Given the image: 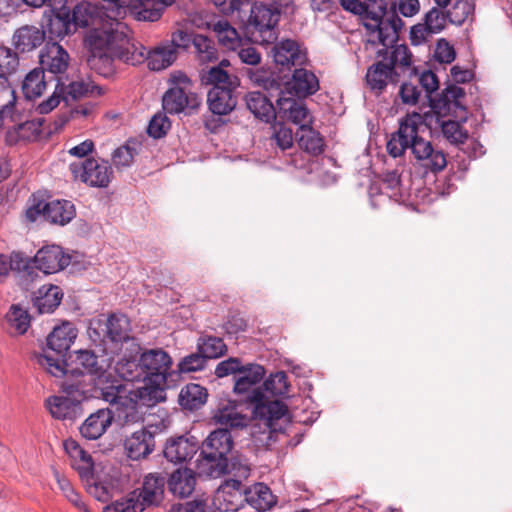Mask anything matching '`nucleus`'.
Returning <instances> with one entry per match:
<instances>
[{
    "label": "nucleus",
    "mask_w": 512,
    "mask_h": 512,
    "mask_svg": "<svg viewBox=\"0 0 512 512\" xmlns=\"http://www.w3.org/2000/svg\"><path fill=\"white\" fill-rule=\"evenodd\" d=\"M362 21L368 34V42L390 46L398 40L404 22L395 10H387L386 0H364Z\"/></svg>",
    "instance_id": "nucleus-5"
},
{
    "label": "nucleus",
    "mask_w": 512,
    "mask_h": 512,
    "mask_svg": "<svg viewBox=\"0 0 512 512\" xmlns=\"http://www.w3.org/2000/svg\"><path fill=\"white\" fill-rule=\"evenodd\" d=\"M81 480L84 483L87 492L97 500L105 501L108 498V487L103 482L96 479L94 472L91 473V478Z\"/></svg>",
    "instance_id": "nucleus-60"
},
{
    "label": "nucleus",
    "mask_w": 512,
    "mask_h": 512,
    "mask_svg": "<svg viewBox=\"0 0 512 512\" xmlns=\"http://www.w3.org/2000/svg\"><path fill=\"white\" fill-rule=\"evenodd\" d=\"M382 193L389 197L400 196V176L397 171H390L384 174L382 182Z\"/></svg>",
    "instance_id": "nucleus-62"
},
{
    "label": "nucleus",
    "mask_w": 512,
    "mask_h": 512,
    "mask_svg": "<svg viewBox=\"0 0 512 512\" xmlns=\"http://www.w3.org/2000/svg\"><path fill=\"white\" fill-rule=\"evenodd\" d=\"M466 121V116L461 117L460 121L440 120L436 124L441 127L444 138L451 144H463L468 139V132L463 128L462 122Z\"/></svg>",
    "instance_id": "nucleus-47"
},
{
    "label": "nucleus",
    "mask_w": 512,
    "mask_h": 512,
    "mask_svg": "<svg viewBox=\"0 0 512 512\" xmlns=\"http://www.w3.org/2000/svg\"><path fill=\"white\" fill-rule=\"evenodd\" d=\"M207 390L195 383L187 384L179 393V403L184 409L195 410L207 401Z\"/></svg>",
    "instance_id": "nucleus-42"
},
{
    "label": "nucleus",
    "mask_w": 512,
    "mask_h": 512,
    "mask_svg": "<svg viewBox=\"0 0 512 512\" xmlns=\"http://www.w3.org/2000/svg\"><path fill=\"white\" fill-rule=\"evenodd\" d=\"M273 59L277 65L290 68L307 62V52L297 41L284 39L277 42L272 49Z\"/></svg>",
    "instance_id": "nucleus-20"
},
{
    "label": "nucleus",
    "mask_w": 512,
    "mask_h": 512,
    "mask_svg": "<svg viewBox=\"0 0 512 512\" xmlns=\"http://www.w3.org/2000/svg\"><path fill=\"white\" fill-rule=\"evenodd\" d=\"M199 449V441L192 435L170 439L165 446V458L175 464L191 460Z\"/></svg>",
    "instance_id": "nucleus-23"
},
{
    "label": "nucleus",
    "mask_w": 512,
    "mask_h": 512,
    "mask_svg": "<svg viewBox=\"0 0 512 512\" xmlns=\"http://www.w3.org/2000/svg\"><path fill=\"white\" fill-rule=\"evenodd\" d=\"M447 20L448 17L446 16V12L441 11L439 8L433 7L425 14L423 22L434 35L441 32L445 28Z\"/></svg>",
    "instance_id": "nucleus-56"
},
{
    "label": "nucleus",
    "mask_w": 512,
    "mask_h": 512,
    "mask_svg": "<svg viewBox=\"0 0 512 512\" xmlns=\"http://www.w3.org/2000/svg\"><path fill=\"white\" fill-rule=\"evenodd\" d=\"M124 446L130 459L139 460L145 458L154 450V436L147 429H141L127 437Z\"/></svg>",
    "instance_id": "nucleus-29"
},
{
    "label": "nucleus",
    "mask_w": 512,
    "mask_h": 512,
    "mask_svg": "<svg viewBox=\"0 0 512 512\" xmlns=\"http://www.w3.org/2000/svg\"><path fill=\"white\" fill-rule=\"evenodd\" d=\"M245 499L258 511H266L275 504V497L270 488L263 483H256L248 491L245 490Z\"/></svg>",
    "instance_id": "nucleus-43"
},
{
    "label": "nucleus",
    "mask_w": 512,
    "mask_h": 512,
    "mask_svg": "<svg viewBox=\"0 0 512 512\" xmlns=\"http://www.w3.org/2000/svg\"><path fill=\"white\" fill-rule=\"evenodd\" d=\"M10 271L19 274L26 281H33L37 276L29 260L17 252H13L10 256L0 254V283Z\"/></svg>",
    "instance_id": "nucleus-27"
},
{
    "label": "nucleus",
    "mask_w": 512,
    "mask_h": 512,
    "mask_svg": "<svg viewBox=\"0 0 512 512\" xmlns=\"http://www.w3.org/2000/svg\"><path fill=\"white\" fill-rule=\"evenodd\" d=\"M69 170L74 179L90 187L106 188L113 177V170L106 160L88 157L83 161L72 162Z\"/></svg>",
    "instance_id": "nucleus-11"
},
{
    "label": "nucleus",
    "mask_w": 512,
    "mask_h": 512,
    "mask_svg": "<svg viewBox=\"0 0 512 512\" xmlns=\"http://www.w3.org/2000/svg\"><path fill=\"white\" fill-rule=\"evenodd\" d=\"M68 52L57 42H48L39 55L40 69L55 76L66 72L69 66Z\"/></svg>",
    "instance_id": "nucleus-19"
},
{
    "label": "nucleus",
    "mask_w": 512,
    "mask_h": 512,
    "mask_svg": "<svg viewBox=\"0 0 512 512\" xmlns=\"http://www.w3.org/2000/svg\"><path fill=\"white\" fill-rule=\"evenodd\" d=\"M165 478L159 474L151 473L144 478L140 495L141 504L144 506L158 505L164 495Z\"/></svg>",
    "instance_id": "nucleus-34"
},
{
    "label": "nucleus",
    "mask_w": 512,
    "mask_h": 512,
    "mask_svg": "<svg viewBox=\"0 0 512 512\" xmlns=\"http://www.w3.org/2000/svg\"><path fill=\"white\" fill-rule=\"evenodd\" d=\"M192 44L195 48L197 59L202 64L217 60V49L214 42L206 36L194 35Z\"/></svg>",
    "instance_id": "nucleus-50"
},
{
    "label": "nucleus",
    "mask_w": 512,
    "mask_h": 512,
    "mask_svg": "<svg viewBox=\"0 0 512 512\" xmlns=\"http://www.w3.org/2000/svg\"><path fill=\"white\" fill-rule=\"evenodd\" d=\"M399 96L403 104L416 105L421 96V90L410 82H403L400 86Z\"/></svg>",
    "instance_id": "nucleus-63"
},
{
    "label": "nucleus",
    "mask_w": 512,
    "mask_h": 512,
    "mask_svg": "<svg viewBox=\"0 0 512 512\" xmlns=\"http://www.w3.org/2000/svg\"><path fill=\"white\" fill-rule=\"evenodd\" d=\"M39 314L52 313L63 299L62 290H35L31 296Z\"/></svg>",
    "instance_id": "nucleus-44"
},
{
    "label": "nucleus",
    "mask_w": 512,
    "mask_h": 512,
    "mask_svg": "<svg viewBox=\"0 0 512 512\" xmlns=\"http://www.w3.org/2000/svg\"><path fill=\"white\" fill-rule=\"evenodd\" d=\"M296 137L299 146L306 152L313 155L322 153L324 142L319 132L315 131L311 125H303L302 129H298Z\"/></svg>",
    "instance_id": "nucleus-45"
},
{
    "label": "nucleus",
    "mask_w": 512,
    "mask_h": 512,
    "mask_svg": "<svg viewBox=\"0 0 512 512\" xmlns=\"http://www.w3.org/2000/svg\"><path fill=\"white\" fill-rule=\"evenodd\" d=\"M99 7L89 1H81L69 7V18L75 31L94 25L100 17Z\"/></svg>",
    "instance_id": "nucleus-31"
},
{
    "label": "nucleus",
    "mask_w": 512,
    "mask_h": 512,
    "mask_svg": "<svg viewBox=\"0 0 512 512\" xmlns=\"http://www.w3.org/2000/svg\"><path fill=\"white\" fill-rule=\"evenodd\" d=\"M138 51H145V48L140 45L136 46ZM144 59L147 60V66L152 71H161L171 66L177 59V51H173L165 42L159 46L148 51L147 55L143 53Z\"/></svg>",
    "instance_id": "nucleus-33"
},
{
    "label": "nucleus",
    "mask_w": 512,
    "mask_h": 512,
    "mask_svg": "<svg viewBox=\"0 0 512 512\" xmlns=\"http://www.w3.org/2000/svg\"><path fill=\"white\" fill-rule=\"evenodd\" d=\"M63 446L71 460V466L78 472L80 478H91V473L94 472L92 456L74 439L65 440Z\"/></svg>",
    "instance_id": "nucleus-26"
},
{
    "label": "nucleus",
    "mask_w": 512,
    "mask_h": 512,
    "mask_svg": "<svg viewBox=\"0 0 512 512\" xmlns=\"http://www.w3.org/2000/svg\"><path fill=\"white\" fill-rule=\"evenodd\" d=\"M116 372L126 381H139L143 380L142 371L139 368V361L136 363L134 360L122 358L116 363Z\"/></svg>",
    "instance_id": "nucleus-55"
},
{
    "label": "nucleus",
    "mask_w": 512,
    "mask_h": 512,
    "mask_svg": "<svg viewBox=\"0 0 512 512\" xmlns=\"http://www.w3.org/2000/svg\"><path fill=\"white\" fill-rule=\"evenodd\" d=\"M242 405L229 398L220 399L213 411L212 419L220 429L244 428L249 423V417L242 411Z\"/></svg>",
    "instance_id": "nucleus-16"
},
{
    "label": "nucleus",
    "mask_w": 512,
    "mask_h": 512,
    "mask_svg": "<svg viewBox=\"0 0 512 512\" xmlns=\"http://www.w3.org/2000/svg\"><path fill=\"white\" fill-rule=\"evenodd\" d=\"M171 127L169 118L162 113L154 115L148 125L147 133L149 136L158 139L166 135Z\"/></svg>",
    "instance_id": "nucleus-57"
},
{
    "label": "nucleus",
    "mask_w": 512,
    "mask_h": 512,
    "mask_svg": "<svg viewBox=\"0 0 512 512\" xmlns=\"http://www.w3.org/2000/svg\"><path fill=\"white\" fill-rule=\"evenodd\" d=\"M207 27L211 29L221 46L228 50H237L242 39L238 31L229 23L228 20L220 18L207 23Z\"/></svg>",
    "instance_id": "nucleus-35"
},
{
    "label": "nucleus",
    "mask_w": 512,
    "mask_h": 512,
    "mask_svg": "<svg viewBox=\"0 0 512 512\" xmlns=\"http://www.w3.org/2000/svg\"><path fill=\"white\" fill-rule=\"evenodd\" d=\"M86 46L91 51L90 65L99 74L108 76L113 73V59H119L131 65L143 62L142 51L131 42L129 29L123 22H113L109 27L95 28L85 38Z\"/></svg>",
    "instance_id": "nucleus-2"
},
{
    "label": "nucleus",
    "mask_w": 512,
    "mask_h": 512,
    "mask_svg": "<svg viewBox=\"0 0 512 512\" xmlns=\"http://www.w3.org/2000/svg\"><path fill=\"white\" fill-rule=\"evenodd\" d=\"M43 123L44 119L39 117L13 125L6 131V144L24 145L38 140L42 134Z\"/></svg>",
    "instance_id": "nucleus-24"
},
{
    "label": "nucleus",
    "mask_w": 512,
    "mask_h": 512,
    "mask_svg": "<svg viewBox=\"0 0 512 512\" xmlns=\"http://www.w3.org/2000/svg\"><path fill=\"white\" fill-rule=\"evenodd\" d=\"M53 475L57 481L59 489L69 502L83 512H91L87 505L82 501L81 496L73 488L70 481L60 474L57 470H53Z\"/></svg>",
    "instance_id": "nucleus-51"
},
{
    "label": "nucleus",
    "mask_w": 512,
    "mask_h": 512,
    "mask_svg": "<svg viewBox=\"0 0 512 512\" xmlns=\"http://www.w3.org/2000/svg\"><path fill=\"white\" fill-rule=\"evenodd\" d=\"M36 362L47 373L53 377H63L67 374L71 376H81L86 374H96L98 372L97 356L89 350L75 351L70 356V363H66L59 357H53L46 351L34 355Z\"/></svg>",
    "instance_id": "nucleus-9"
},
{
    "label": "nucleus",
    "mask_w": 512,
    "mask_h": 512,
    "mask_svg": "<svg viewBox=\"0 0 512 512\" xmlns=\"http://www.w3.org/2000/svg\"><path fill=\"white\" fill-rule=\"evenodd\" d=\"M281 5L278 2L264 4L255 2L250 10L246 33L258 43L270 44L277 39V25L280 20Z\"/></svg>",
    "instance_id": "nucleus-10"
},
{
    "label": "nucleus",
    "mask_w": 512,
    "mask_h": 512,
    "mask_svg": "<svg viewBox=\"0 0 512 512\" xmlns=\"http://www.w3.org/2000/svg\"><path fill=\"white\" fill-rule=\"evenodd\" d=\"M442 7L447 8L446 16L455 25H462L474 10L469 0H449L447 5Z\"/></svg>",
    "instance_id": "nucleus-48"
},
{
    "label": "nucleus",
    "mask_w": 512,
    "mask_h": 512,
    "mask_svg": "<svg viewBox=\"0 0 512 512\" xmlns=\"http://www.w3.org/2000/svg\"><path fill=\"white\" fill-rule=\"evenodd\" d=\"M233 439L227 429L212 431L203 442L201 454L211 462L218 461L228 467L226 455L232 450Z\"/></svg>",
    "instance_id": "nucleus-17"
},
{
    "label": "nucleus",
    "mask_w": 512,
    "mask_h": 512,
    "mask_svg": "<svg viewBox=\"0 0 512 512\" xmlns=\"http://www.w3.org/2000/svg\"><path fill=\"white\" fill-rule=\"evenodd\" d=\"M246 105L255 117L264 122H270L276 117V108L261 92H249L246 96Z\"/></svg>",
    "instance_id": "nucleus-40"
},
{
    "label": "nucleus",
    "mask_w": 512,
    "mask_h": 512,
    "mask_svg": "<svg viewBox=\"0 0 512 512\" xmlns=\"http://www.w3.org/2000/svg\"><path fill=\"white\" fill-rule=\"evenodd\" d=\"M236 51L239 60L245 65L256 67L262 61V55L260 51L253 46L242 45L241 43Z\"/></svg>",
    "instance_id": "nucleus-58"
},
{
    "label": "nucleus",
    "mask_w": 512,
    "mask_h": 512,
    "mask_svg": "<svg viewBox=\"0 0 512 512\" xmlns=\"http://www.w3.org/2000/svg\"><path fill=\"white\" fill-rule=\"evenodd\" d=\"M289 84L290 89L298 97L313 95L319 89V80L316 75L304 68L294 70Z\"/></svg>",
    "instance_id": "nucleus-36"
},
{
    "label": "nucleus",
    "mask_w": 512,
    "mask_h": 512,
    "mask_svg": "<svg viewBox=\"0 0 512 512\" xmlns=\"http://www.w3.org/2000/svg\"><path fill=\"white\" fill-rule=\"evenodd\" d=\"M77 337V329L72 323L65 321L61 325L54 327L46 339V349L43 350L50 354L55 353L54 357L63 358Z\"/></svg>",
    "instance_id": "nucleus-22"
},
{
    "label": "nucleus",
    "mask_w": 512,
    "mask_h": 512,
    "mask_svg": "<svg viewBox=\"0 0 512 512\" xmlns=\"http://www.w3.org/2000/svg\"><path fill=\"white\" fill-rule=\"evenodd\" d=\"M244 494L240 480L228 479L217 489L213 504L220 512H236L246 500Z\"/></svg>",
    "instance_id": "nucleus-18"
},
{
    "label": "nucleus",
    "mask_w": 512,
    "mask_h": 512,
    "mask_svg": "<svg viewBox=\"0 0 512 512\" xmlns=\"http://www.w3.org/2000/svg\"><path fill=\"white\" fill-rule=\"evenodd\" d=\"M130 331V321L125 315L113 313L107 318L106 335L111 342L115 344L127 343L132 340Z\"/></svg>",
    "instance_id": "nucleus-38"
},
{
    "label": "nucleus",
    "mask_w": 512,
    "mask_h": 512,
    "mask_svg": "<svg viewBox=\"0 0 512 512\" xmlns=\"http://www.w3.org/2000/svg\"><path fill=\"white\" fill-rule=\"evenodd\" d=\"M143 510L144 506L141 504L137 490L113 501L104 508V512H142Z\"/></svg>",
    "instance_id": "nucleus-49"
},
{
    "label": "nucleus",
    "mask_w": 512,
    "mask_h": 512,
    "mask_svg": "<svg viewBox=\"0 0 512 512\" xmlns=\"http://www.w3.org/2000/svg\"><path fill=\"white\" fill-rule=\"evenodd\" d=\"M171 82L173 86L165 92L162 99L163 108L167 113L179 114L186 108H198L200 101L196 94L186 91L190 79L184 73L173 74Z\"/></svg>",
    "instance_id": "nucleus-12"
},
{
    "label": "nucleus",
    "mask_w": 512,
    "mask_h": 512,
    "mask_svg": "<svg viewBox=\"0 0 512 512\" xmlns=\"http://www.w3.org/2000/svg\"><path fill=\"white\" fill-rule=\"evenodd\" d=\"M60 4V7L57 4L50 6V13L45 14L42 20V29L51 39H63L76 32L69 18L68 1L62 0Z\"/></svg>",
    "instance_id": "nucleus-15"
},
{
    "label": "nucleus",
    "mask_w": 512,
    "mask_h": 512,
    "mask_svg": "<svg viewBox=\"0 0 512 512\" xmlns=\"http://www.w3.org/2000/svg\"><path fill=\"white\" fill-rule=\"evenodd\" d=\"M378 56L384 61H378L367 69L365 76L368 87L382 93L386 86L397 84L405 76L416 75V68L412 66V54L404 44H391L383 46Z\"/></svg>",
    "instance_id": "nucleus-4"
},
{
    "label": "nucleus",
    "mask_w": 512,
    "mask_h": 512,
    "mask_svg": "<svg viewBox=\"0 0 512 512\" xmlns=\"http://www.w3.org/2000/svg\"><path fill=\"white\" fill-rule=\"evenodd\" d=\"M45 31L35 26H22L13 34V45L20 52H30L43 44Z\"/></svg>",
    "instance_id": "nucleus-30"
},
{
    "label": "nucleus",
    "mask_w": 512,
    "mask_h": 512,
    "mask_svg": "<svg viewBox=\"0 0 512 512\" xmlns=\"http://www.w3.org/2000/svg\"><path fill=\"white\" fill-rule=\"evenodd\" d=\"M265 374L266 370L260 364L243 365L235 377L233 392L238 395H247L246 402L253 405V417L262 420L266 428L271 431L282 430V427H277L275 422L287 416V406L279 400H269L258 386Z\"/></svg>",
    "instance_id": "nucleus-3"
},
{
    "label": "nucleus",
    "mask_w": 512,
    "mask_h": 512,
    "mask_svg": "<svg viewBox=\"0 0 512 512\" xmlns=\"http://www.w3.org/2000/svg\"><path fill=\"white\" fill-rule=\"evenodd\" d=\"M101 394L106 402L116 406V413L124 424L143 422L147 408L154 406L143 399L140 387L128 390L124 385H110L103 388Z\"/></svg>",
    "instance_id": "nucleus-7"
},
{
    "label": "nucleus",
    "mask_w": 512,
    "mask_h": 512,
    "mask_svg": "<svg viewBox=\"0 0 512 512\" xmlns=\"http://www.w3.org/2000/svg\"><path fill=\"white\" fill-rule=\"evenodd\" d=\"M48 81L45 79L43 69L39 67L29 71L22 80L21 90L28 100H35L42 96L47 88Z\"/></svg>",
    "instance_id": "nucleus-41"
},
{
    "label": "nucleus",
    "mask_w": 512,
    "mask_h": 512,
    "mask_svg": "<svg viewBox=\"0 0 512 512\" xmlns=\"http://www.w3.org/2000/svg\"><path fill=\"white\" fill-rule=\"evenodd\" d=\"M273 129V140L276 145L282 150L291 148L294 143V136L291 128L278 124L275 125Z\"/></svg>",
    "instance_id": "nucleus-61"
},
{
    "label": "nucleus",
    "mask_w": 512,
    "mask_h": 512,
    "mask_svg": "<svg viewBox=\"0 0 512 512\" xmlns=\"http://www.w3.org/2000/svg\"><path fill=\"white\" fill-rule=\"evenodd\" d=\"M196 484L195 473L190 469H177L168 481V487L172 494L185 498L191 495Z\"/></svg>",
    "instance_id": "nucleus-39"
},
{
    "label": "nucleus",
    "mask_w": 512,
    "mask_h": 512,
    "mask_svg": "<svg viewBox=\"0 0 512 512\" xmlns=\"http://www.w3.org/2000/svg\"><path fill=\"white\" fill-rule=\"evenodd\" d=\"M172 366V358L161 348L148 349L139 357V368L143 375V385L139 386L144 393L143 399L154 406L165 400L167 376Z\"/></svg>",
    "instance_id": "nucleus-6"
},
{
    "label": "nucleus",
    "mask_w": 512,
    "mask_h": 512,
    "mask_svg": "<svg viewBox=\"0 0 512 512\" xmlns=\"http://www.w3.org/2000/svg\"><path fill=\"white\" fill-rule=\"evenodd\" d=\"M70 261V255L65 254L58 245L44 246L34 257L36 268L44 274L57 273L66 268Z\"/></svg>",
    "instance_id": "nucleus-21"
},
{
    "label": "nucleus",
    "mask_w": 512,
    "mask_h": 512,
    "mask_svg": "<svg viewBox=\"0 0 512 512\" xmlns=\"http://www.w3.org/2000/svg\"><path fill=\"white\" fill-rule=\"evenodd\" d=\"M276 105L279 117L298 125V129H302L303 125H312L311 113L303 103L281 95Z\"/></svg>",
    "instance_id": "nucleus-25"
},
{
    "label": "nucleus",
    "mask_w": 512,
    "mask_h": 512,
    "mask_svg": "<svg viewBox=\"0 0 512 512\" xmlns=\"http://www.w3.org/2000/svg\"><path fill=\"white\" fill-rule=\"evenodd\" d=\"M19 66L18 54L9 47L0 46V84L9 83Z\"/></svg>",
    "instance_id": "nucleus-46"
},
{
    "label": "nucleus",
    "mask_w": 512,
    "mask_h": 512,
    "mask_svg": "<svg viewBox=\"0 0 512 512\" xmlns=\"http://www.w3.org/2000/svg\"><path fill=\"white\" fill-rule=\"evenodd\" d=\"M46 407L56 419H73L80 412V401L68 395H56L46 400Z\"/></svg>",
    "instance_id": "nucleus-32"
},
{
    "label": "nucleus",
    "mask_w": 512,
    "mask_h": 512,
    "mask_svg": "<svg viewBox=\"0 0 512 512\" xmlns=\"http://www.w3.org/2000/svg\"><path fill=\"white\" fill-rule=\"evenodd\" d=\"M439 122V116L432 110L424 113H407L399 122V128L391 134L386 144L387 152L393 158L401 157L410 150L414 159L433 172L443 170L447 165L444 152L420 134Z\"/></svg>",
    "instance_id": "nucleus-1"
},
{
    "label": "nucleus",
    "mask_w": 512,
    "mask_h": 512,
    "mask_svg": "<svg viewBox=\"0 0 512 512\" xmlns=\"http://www.w3.org/2000/svg\"><path fill=\"white\" fill-rule=\"evenodd\" d=\"M95 91H97V94L102 93L101 88L83 80L72 81L65 86L64 83H61L58 79L53 94L37 106V111L40 114H47L59 105L61 99L65 102H69L70 100H77L88 95H93Z\"/></svg>",
    "instance_id": "nucleus-13"
},
{
    "label": "nucleus",
    "mask_w": 512,
    "mask_h": 512,
    "mask_svg": "<svg viewBox=\"0 0 512 512\" xmlns=\"http://www.w3.org/2000/svg\"><path fill=\"white\" fill-rule=\"evenodd\" d=\"M75 214L74 204L68 200L39 201L26 211V216L30 221H35L38 216L43 215L51 224L60 226L68 224Z\"/></svg>",
    "instance_id": "nucleus-14"
},
{
    "label": "nucleus",
    "mask_w": 512,
    "mask_h": 512,
    "mask_svg": "<svg viewBox=\"0 0 512 512\" xmlns=\"http://www.w3.org/2000/svg\"><path fill=\"white\" fill-rule=\"evenodd\" d=\"M245 73L252 83L265 90L272 89L277 85L272 73L264 67L248 68Z\"/></svg>",
    "instance_id": "nucleus-54"
},
{
    "label": "nucleus",
    "mask_w": 512,
    "mask_h": 512,
    "mask_svg": "<svg viewBox=\"0 0 512 512\" xmlns=\"http://www.w3.org/2000/svg\"><path fill=\"white\" fill-rule=\"evenodd\" d=\"M136 151L134 148H131L129 145H123L115 149L112 154V161L116 168H125L129 167L133 160Z\"/></svg>",
    "instance_id": "nucleus-59"
},
{
    "label": "nucleus",
    "mask_w": 512,
    "mask_h": 512,
    "mask_svg": "<svg viewBox=\"0 0 512 512\" xmlns=\"http://www.w3.org/2000/svg\"><path fill=\"white\" fill-rule=\"evenodd\" d=\"M205 81L212 85L207 95L209 110L219 116L230 114L237 105L235 91L240 85L238 77L220 67H212L207 72Z\"/></svg>",
    "instance_id": "nucleus-8"
},
{
    "label": "nucleus",
    "mask_w": 512,
    "mask_h": 512,
    "mask_svg": "<svg viewBox=\"0 0 512 512\" xmlns=\"http://www.w3.org/2000/svg\"><path fill=\"white\" fill-rule=\"evenodd\" d=\"M206 365V358L202 353L186 356L179 364L181 372H195L202 370Z\"/></svg>",
    "instance_id": "nucleus-64"
},
{
    "label": "nucleus",
    "mask_w": 512,
    "mask_h": 512,
    "mask_svg": "<svg viewBox=\"0 0 512 512\" xmlns=\"http://www.w3.org/2000/svg\"><path fill=\"white\" fill-rule=\"evenodd\" d=\"M113 418L111 410L99 409L82 423L80 433L88 440L99 439L111 426Z\"/></svg>",
    "instance_id": "nucleus-28"
},
{
    "label": "nucleus",
    "mask_w": 512,
    "mask_h": 512,
    "mask_svg": "<svg viewBox=\"0 0 512 512\" xmlns=\"http://www.w3.org/2000/svg\"><path fill=\"white\" fill-rule=\"evenodd\" d=\"M264 390L272 396H283L289 391L287 375L283 371L271 374L263 383Z\"/></svg>",
    "instance_id": "nucleus-52"
},
{
    "label": "nucleus",
    "mask_w": 512,
    "mask_h": 512,
    "mask_svg": "<svg viewBox=\"0 0 512 512\" xmlns=\"http://www.w3.org/2000/svg\"><path fill=\"white\" fill-rule=\"evenodd\" d=\"M198 350L206 359H215L226 352V345L221 338L210 336L201 340Z\"/></svg>",
    "instance_id": "nucleus-53"
},
{
    "label": "nucleus",
    "mask_w": 512,
    "mask_h": 512,
    "mask_svg": "<svg viewBox=\"0 0 512 512\" xmlns=\"http://www.w3.org/2000/svg\"><path fill=\"white\" fill-rule=\"evenodd\" d=\"M5 322L11 335H24L31 326V315L21 304H12L5 314Z\"/></svg>",
    "instance_id": "nucleus-37"
}]
</instances>
